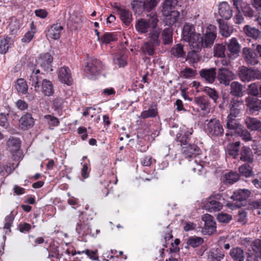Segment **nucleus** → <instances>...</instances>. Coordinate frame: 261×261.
Here are the masks:
<instances>
[{
  "label": "nucleus",
  "instance_id": "16",
  "mask_svg": "<svg viewBox=\"0 0 261 261\" xmlns=\"http://www.w3.org/2000/svg\"><path fill=\"white\" fill-rule=\"evenodd\" d=\"M218 13L220 16L226 20L229 19L232 15V10L226 2L220 3L218 6Z\"/></svg>",
  "mask_w": 261,
  "mask_h": 261
},
{
  "label": "nucleus",
  "instance_id": "61",
  "mask_svg": "<svg viewBox=\"0 0 261 261\" xmlns=\"http://www.w3.org/2000/svg\"><path fill=\"white\" fill-rule=\"evenodd\" d=\"M82 252L85 253L90 259L94 260L99 261L97 255V250L93 251L86 249L83 251Z\"/></svg>",
  "mask_w": 261,
  "mask_h": 261
},
{
  "label": "nucleus",
  "instance_id": "38",
  "mask_svg": "<svg viewBox=\"0 0 261 261\" xmlns=\"http://www.w3.org/2000/svg\"><path fill=\"white\" fill-rule=\"evenodd\" d=\"M240 179V174L236 172L231 171L225 175L224 182L226 184H233Z\"/></svg>",
  "mask_w": 261,
  "mask_h": 261
},
{
  "label": "nucleus",
  "instance_id": "60",
  "mask_svg": "<svg viewBox=\"0 0 261 261\" xmlns=\"http://www.w3.org/2000/svg\"><path fill=\"white\" fill-rule=\"evenodd\" d=\"M231 219V216L226 213H221L217 216V220L221 223H227Z\"/></svg>",
  "mask_w": 261,
  "mask_h": 261
},
{
  "label": "nucleus",
  "instance_id": "62",
  "mask_svg": "<svg viewBox=\"0 0 261 261\" xmlns=\"http://www.w3.org/2000/svg\"><path fill=\"white\" fill-rule=\"evenodd\" d=\"M35 31H29L25 33L23 37L21 39L22 42L28 43L31 41V40L34 37Z\"/></svg>",
  "mask_w": 261,
  "mask_h": 261
},
{
  "label": "nucleus",
  "instance_id": "57",
  "mask_svg": "<svg viewBox=\"0 0 261 261\" xmlns=\"http://www.w3.org/2000/svg\"><path fill=\"white\" fill-rule=\"evenodd\" d=\"M147 21L148 22L149 27H150L151 29L159 28L157 26L159 22V19L156 14H153L152 15H150L149 18L147 20Z\"/></svg>",
  "mask_w": 261,
  "mask_h": 261
},
{
  "label": "nucleus",
  "instance_id": "42",
  "mask_svg": "<svg viewBox=\"0 0 261 261\" xmlns=\"http://www.w3.org/2000/svg\"><path fill=\"white\" fill-rule=\"evenodd\" d=\"M12 42V39L8 37H6L2 40L0 43V53L2 54H6Z\"/></svg>",
  "mask_w": 261,
  "mask_h": 261
},
{
  "label": "nucleus",
  "instance_id": "7",
  "mask_svg": "<svg viewBox=\"0 0 261 261\" xmlns=\"http://www.w3.org/2000/svg\"><path fill=\"white\" fill-rule=\"evenodd\" d=\"M217 77L219 83L225 86L229 85L230 81L236 78L235 74L232 71L225 67L218 69Z\"/></svg>",
  "mask_w": 261,
  "mask_h": 261
},
{
  "label": "nucleus",
  "instance_id": "17",
  "mask_svg": "<svg viewBox=\"0 0 261 261\" xmlns=\"http://www.w3.org/2000/svg\"><path fill=\"white\" fill-rule=\"evenodd\" d=\"M240 161L248 164H252L254 162V154L252 150L247 146H243L240 153Z\"/></svg>",
  "mask_w": 261,
  "mask_h": 261
},
{
  "label": "nucleus",
  "instance_id": "8",
  "mask_svg": "<svg viewBox=\"0 0 261 261\" xmlns=\"http://www.w3.org/2000/svg\"><path fill=\"white\" fill-rule=\"evenodd\" d=\"M243 57L247 64L254 66L259 63V57L253 49L244 47L242 51Z\"/></svg>",
  "mask_w": 261,
  "mask_h": 261
},
{
  "label": "nucleus",
  "instance_id": "32",
  "mask_svg": "<svg viewBox=\"0 0 261 261\" xmlns=\"http://www.w3.org/2000/svg\"><path fill=\"white\" fill-rule=\"evenodd\" d=\"M15 87L19 94H26L28 91V86L26 81L22 78L17 80Z\"/></svg>",
  "mask_w": 261,
  "mask_h": 261
},
{
  "label": "nucleus",
  "instance_id": "9",
  "mask_svg": "<svg viewBox=\"0 0 261 261\" xmlns=\"http://www.w3.org/2000/svg\"><path fill=\"white\" fill-rule=\"evenodd\" d=\"M229 114L232 117H237L240 114L244 108V101L234 98H232L229 103Z\"/></svg>",
  "mask_w": 261,
  "mask_h": 261
},
{
  "label": "nucleus",
  "instance_id": "43",
  "mask_svg": "<svg viewBox=\"0 0 261 261\" xmlns=\"http://www.w3.org/2000/svg\"><path fill=\"white\" fill-rule=\"evenodd\" d=\"M44 119L48 124L50 129H53L54 127L57 126L60 123L59 119L51 115H45Z\"/></svg>",
  "mask_w": 261,
  "mask_h": 261
},
{
  "label": "nucleus",
  "instance_id": "54",
  "mask_svg": "<svg viewBox=\"0 0 261 261\" xmlns=\"http://www.w3.org/2000/svg\"><path fill=\"white\" fill-rule=\"evenodd\" d=\"M203 91L210 96V97L213 99L215 102L216 101L219 97L218 92L214 89L205 87Z\"/></svg>",
  "mask_w": 261,
  "mask_h": 261
},
{
  "label": "nucleus",
  "instance_id": "22",
  "mask_svg": "<svg viewBox=\"0 0 261 261\" xmlns=\"http://www.w3.org/2000/svg\"><path fill=\"white\" fill-rule=\"evenodd\" d=\"M63 29L62 26L60 23H56L53 24L48 29L46 34V36L48 38L58 39L60 37L61 32Z\"/></svg>",
  "mask_w": 261,
  "mask_h": 261
},
{
  "label": "nucleus",
  "instance_id": "18",
  "mask_svg": "<svg viewBox=\"0 0 261 261\" xmlns=\"http://www.w3.org/2000/svg\"><path fill=\"white\" fill-rule=\"evenodd\" d=\"M115 7L118 11L121 20L126 25H128L132 21V14L124 7L118 4H115Z\"/></svg>",
  "mask_w": 261,
  "mask_h": 261
},
{
  "label": "nucleus",
  "instance_id": "51",
  "mask_svg": "<svg viewBox=\"0 0 261 261\" xmlns=\"http://www.w3.org/2000/svg\"><path fill=\"white\" fill-rule=\"evenodd\" d=\"M238 135L245 141H249L252 140L250 133L246 129L239 128L236 130Z\"/></svg>",
  "mask_w": 261,
  "mask_h": 261
},
{
  "label": "nucleus",
  "instance_id": "56",
  "mask_svg": "<svg viewBox=\"0 0 261 261\" xmlns=\"http://www.w3.org/2000/svg\"><path fill=\"white\" fill-rule=\"evenodd\" d=\"M252 249L256 254L261 256V240L256 239L251 244Z\"/></svg>",
  "mask_w": 261,
  "mask_h": 261
},
{
  "label": "nucleus",
  "instance_id": "28",
  "mask_svg": "<svg viewBox=\"0 0 261 261\" xmlns=\"http://www.w3.org/2000/svg\"><path fill=\"white\" fill-rule=\"evenodd\" d=\"M250 192L248 190H239L234 192L231 198L235 201H243L246 200L250 196Z\"/></svg>",
  "mask_w": 261,
  "mask_h": 261
},
{
  "label": "nucleus",
  "instance_id": "11",
  "mask_svg": "<svg viewBox=\"0 0 261 261\" xmlns=\"http://www.w3.org/2000/svg\"><path fill=\"white\" fill-rule=\"evenodd\" d=\"M216 69L215 68H204L199 71L200 77L206 83H213L216 77Z\"/></svg>",
  "mask_w": 261,
  "mask_h": 261
},
{
  "label": "nucleus",
  "instance_id": "13",
  "mask_svg": "<svg viewBox=\"0 0 261 261\" xmlns=\"http://www.w3.org/2000/svg\"><path fill=\"white\" fill-rule=\"evenodd\" d=\"M227 49L229 53L227 56L229 59L236 58L240 51V45L235 38L231 39L227 43Z\"/></svg>",
  "mask_w": 261,
  "mask_h": 261
},
{
  "label": "nucleus",
  "instance_id": "49",
  "mask_svg": "<svg viewBox=\"0 0 261 261\" xmlns=\"http://www.w3.org/2000/svg\"><path fill=\"white\" fill-rule=\"evenodd\" d=\"M225 47L221 44H217L214 47V56L218 58L225 57Z\"/></svg>",
  "mask_w": 261,
  "mask_h": 261
},
{
  "label": "nucleus",
  "instance_id": "10",
  "mask_svg": "<svg viewBox=\"0 0 261 261\" xmlns=\"http://www.w3.org/2000/svg\"><path fill=\"white\" fill-rule=\"evenodd\" d=\"M53 61V58L49 53L41 55L37 61V64L41 67L45 71H53L51 63Z\"/></svg>",
  "mask_w": 261,
  "mask_h": 261
},
{
  "label": "nucleus",
  "instance_id": "53",
  "mask_svg": "<svg viewBox=\"0 0 261 261\" xmlns=\"http://www.w3.org/2000/svg\"><path fill=\"white\" fill-rule=\"evenodd\" d=\"M248 93L254 96L260 95L259 88L256 83H252L248 86Z\"/></svg>",
  "mask_w": 261,
  "mask_h": 261
},
{
  "label": "nucleus",
  "instance_id": "35",
  "mask_svg": "<svg viewBox=\"0 0 261 261\" xmlns=\"http://www.w3.org/2000/svg\"><path fill=\"white\" fill-rule=\"evenodd\" d=\"M162 38L164 44L167 45L172 42V30L171 28H167L162 30Z\"/></svg>",
  "mask_w": 261,
  "mask_h": 261
},
{
  "label": "nucleus",
  "instance_id": "20",
  "mask_svg": "<svg viewBox=\"0 0 261 261\" xmlns=\"http://www.w3.org/2000/svg\"><path fill=\"white\" fill-rule=\"evenodd\" d=\"M40 86L41 87V91L44 95L50 96L54 94V85L51 81L47 79H43Z\"/></svg>",
  "mask_w": 261,
  "mask_h": 261
},
{
  "label": "nucleus",
  "instance_id": "26",
  "mask_svg": "<svg viewBox=\"0 0 261 261\" xmlns=\"http://www.w3.org/2000/svg\"><path fill=\"white\" fill-rule=\"evenodd\" d=\"M243 32L247 36L255 40L260 38L261 36V32L258 29L248 24L244 27Z\"/></svg>",
  "mask_w": 261,
  "mask_h": 261
},
{
  "label": "nucleus",
  "instance_id": "47",
  "mask_svg": "<svg viewBox=\"0 0 261 261\" xmlns=\"http://www.w3.org/2000/svg\"><path fill=\"white\" fill-rule=\"evenodd\" d=\"M203 243V240L202 238L196 236L190 237L187 242L189 246L193 248L198 247Z\"/></svg>",
  "mask_w": 261,
  "mask_h": 261
},
{
  "label": "nucleus",
  "instance_id": "5",
  "mask_svg": "<svg viewBox=\"0 0 261 261\" xmlns=\"http://www.w3.org/2000/svg\"><path fill=\"white\" fill-rule=\"evenodd\" d=\"M223 200L222 195L220 194L212 195L206 199L204 207L210 212L219 211L223 207L221 201Z\"/></svg>",
  "mask_w": 261,
  "mask_h": 261
},
{
  "label": "nucleus",
  "instance_id": "12",
  "mask_svg": "<svg viewBox=\"0 0 261 261\" xmlns=\"http://www.w3.org/2000/svg\"><path fill=\"white\" fill-rule=\"evenodd\" d=\"M58 78L61 82L68 86L72 84L73 80L71 71L68 67L64 66L60 68L58 72Z\"/></svg>",
  "mask_w": 261,
  "mask_h": 261
},
{
  "label": "nucleus",
  "instance_id": "29",
  "mask_svg": "<svg viewBox=\"0 0 261 261\" xmlns=\"http://www.w3.org/2000/svg\"><path fill=\"white\" fill-rule=\"evenodd\" d=\"M245 124L248 129L255 130L261 128V121L255 118L248 117L245 120Z\"/></svg>",
  "mask_w": 261,
  "mask_h": 261
},
{
  "label": "nucleus",
  "instance_id": "50",
  "mask_svg": "<svg viewBox=\"0 0 261 261\" xmlns=\"http://www.w3.org/2000/svg\"><path fill=\"white\" fill-rule=\"evenodd\" d=\"M180 74L182 76L187 79L194 78L197 75V71L189 67H186L180 71Z\"/></svg>",
  "mask_w": 261,
  "mask_h": 261
},
{
  "label": "nucleus",
  "instance_id": "45",
  "mask_svg": "<svg viewBox=\"0 0 261 261\" xmlns=\"http://www.w3.org/2000/svg\"><path fill=\"white\" fill-rule=\"evenodd\" d=\"M177 4V0H165L162 6V13L163 14H168V12L172 11V8Z\"/></svg>",
  "mask_w": 261,
  "mask_h": 261
},
{
  "label": "nucleus",
  "instance_id": "4",
  "mask_svg": "<svg viewBox=\"0 0 261 261\" xmlns=\"http://www.w3.org/2000/svg\"><path fill=\"white\" fill-rule=\"evenodd\" d=\"M158 3V0H134L132 7L136 13L140 14L144 11H151Z\"/></svg>",
  "mask_w": 261,
  "mask_h": 261
},
{
  "label": "nucleus",
  "instance_id": "40",
  "mask_svg": "<svg viewBox=\"0 0 261 261\" xmlns=\"http://www.w3.org/2000/svg\"><path fill=\"white\" fill-rule=\"evenodd\" d=\"M171 54L177 58L184 57L186 55V52L184 49V45L181 44L175 45L172 48Z\"/></svg>",
  "mask_w": 261,
  "mask_h": 261
},
{
  "label": "nucleus",
  "instance_id": "33",
  "mask_svg": "<svg viewBox=\"0 0 261 261\" xmlns=\"http://www.w3.org/2000/svg\"><path fill=\"white\" fill-rule=\"evenodd\" d=\"M155 44H153L151 41L148 40L145 41L141 46V50L144 54L149 56H152L155 53Z\"/></svg>",
  "mask_w": 261,
  "mask_h": 261
},
{
  "label": "nucleus",
  "instance_id": "23",
  "mask_svg": "<svg viewBox=\"0 0 261 261\" xmlns=\"http://www.w3.org/2000/svg\"><path fill=\"white\" fill-rule=\"evenodd\" d=\"M230 94L235 97H241L244 95L243 86L238 82H232L230 84Z\"/></svg>",
  "mask_w": 261,
  "mask_h": 261
},
{
  "label": "nucleus",
  "instance_id": "3",
  "mask_svg": "<svg viewBox=\"0 0 261 261\" xmlns=\"http://www.w3.org/2000/svg\"><path fill=\"white\" fill-rule=\"evenodd\" d=\"M205 130L211 137L221 136L224 133V129L219 120L216 118L206 120Z\"/></svg>",
  "mask_w": 261,
  "mask_h": 261
},
{
  "label": "nucleus",
  "instance_id": "14",
  "mask_svg": "<svg viewBox=\"0 0 261 261\" xmlns=\"http://www.w3.org/2000/svg\"><path fill=\"white\" fill-rule=\"evenodd\" d=\"M192 128L188 129L185 127L180 128L179 132L176 135V140L180 142L181 146H184L190 140V136L193 134Z\"/></svg>",
  "mask_w": 261,
  "mask_h": 261
},
{
  "label": "nucleus",
  "instance_id": "39",
  "mask_svg": "<svg viewBox=\"0 0 261 261\" xmlns=\"http://www.w3.org/2000/svg\"><path fill=\"white\" fill-rule=\"evenodd\" d=\"M240 145V142L238 141L229 144L227 146V153L236 158L239 155Z\"/></svg>",
  "mask_w": 261,
  "mask_h": 261
},
{
  "label": "nucleus",
  "instance_id": "30",
  "mask_svg": "<svg viewBox=\"0 0 261 261\" xmlns=\"http://www.w3.org/2000/svg\"><path fill=\"white\" fill-rule=\"evenodd\" d=\"M229 254L231 257L235 261H244L245 259V253L239 247L232 248L230 250Z\"/></svg>",
  "mask_w": 261,
  "mask_h": 261
},
{
  "label": "nucleus",
  "instance_id": "2",
  "mask_svg": "<svg viewBox=\"0 0 261 261\" xmlns=\"http://www.w3.org/2000/svg\"><path fill=\"white\" fill-rule=\"evenodd\" d=\"M238 75L243 82L261 79V71L260 70L248 68L244 66L239 68Z\"/></svg>",
  "mask_w": 261,
  "mask_h": 261
},
{
  "label": "nucleus",
  "instance_id": "52",
  "mask_svg": "<svg viewBox=\"0 0 261 261\" xmlns=\"http://www.w3.org/2000/svg\"><path fill=\"white\" fill-rule=\"evenodd\" d=\"M192 49V51L188 53L186 60L191 63H197L199 60V57L196 52H198L199 50H196L193 48Z\"/></svg>",
  "mask_w": 261,
  "mask_h": 261
},
{
  "label": "nucleus",
  "instance_id": "19",
  "mask_svg": "<svg viewBox=\"0 0 261 261\" xmlns=\"http://www.w3.org/2000/svg\"><path fill=\"white\" fill-rule=\"evenodd\" d=\"M161 28L150 29L148 34L149 40L156 46H160L161 43Z\"/></svg>",
  "mask_w": 261,
  "mask_h": 261
},
{
  "label": "nucleus",
  "instance_id": "37",
  "mask_svg": "<svg viewBox=\"0 0 261 261\" xmlns=\"http://www.w3.org/2000/svg\"><path fill=\"white\" fill-rule=\"evenodd\" d=\"M239 174L246 177H250L253 174L252 168L247 164H244L239 167Z\"/></svg>",
  "mask_w": 261,
  "mask_h": 261
},
{
  "label": "nucleus",
  "instance_id": "58",
  "mask_svg": "<svg viewBox=\"0 0 261 261\" xmlns=\"http://www.w3.org/2000/svg\"><path fill=\"white\" fill-rule=\"evenodd\" d=\"M115 39V36L110 33H106L101 37L102 42L106 44L109 43L111 41H114Z\"/></svg>",
  "mask_w": 261,
  "mask_h": 261
},
{
  "label": "nucleus",
  "instance_id": "41",
  "mask_svg": "<svg viewBox=\"0 0 261 261\" xmlns=\"http://www.w3.org/2000/svg\"><path fill=\"white\" fill-rule=\"evenodd\" d=\"M21 125L25 127H31L34 125V119L31 114L27 113L22 116L20 120Z\"/></svg>",
  "mask_w": 261,
  "mask_h": 261
},
{
  "label": "nucleus",
  "instance_id": "24",
  "mask_svg": "<svg viewBox=\"0 0 261 261\" xmlns=\"http://www.w3.org/2000/svg\"><path fill=\"white\" fill-rule=\"evenodd\" d=\"M247 107L253 112L261 110V100L257 98L248 96L245 99Z\"/></svg>",
  "mask_w": 261,
  "mask_h": 261
},
{
  "label": "nucleus",
  "instance_id": "48",
  "mask_svg": "<svg viewBox=\"0 0 261 261\" xmlns=\"http://www.w3.org/2000/svg\"><path fill=\"white\" fill-rule=\"evenodd\" d=\"M158 114L157 109L154 107H150L148 110L143 111L141 114V117L146 119L150 117H155Z\"/></svg>",
  "mask_w": 261,
  "mask_h": 261
},
{
  "label": "nucleus",
  "instance_id": "55",
  "mask_svg": "<svg viewBox=\"0 0 261 261\" xmlns=\"http://www.w3.org/2000/svg\"><path fill=\"white\" fill-rule=\"evenodd\" d=\"M233 22L236 24H242L245 22V18L241 11L236 12L233 17Z\"/></svg>",
  "mask_w": 261,
  "mask_h": 261
},
{
  "label": "nucleus",
  "instance_id": "15",
  "mask_svg": "<svg viewBox=\"0 0 261 261\" xmlns=\"http://www.w3.org/2000/svg\"><path fill=\"white\" fill-rule=\"evenodd\" d=\"M200 151V148L194 144H189L181 147V152L187 159L196 156L199 153Z\"/></svg>",
  "mask_w": 261,
  "mask_h": 261
},
{
  "label": "nucleus",
  "instance_id": "34",
  "mask_svg": "<svg viewBox=\"0 0 261 261\" xmlns=\"http://www.w3.org/2000/svg\"><path fill=\"white\" fill-rule=\"evenodd\" d=\"M135 28L138 32L144 34L148 32L150 27L147 20L141 18L136 21Z\"/></svg>",
  "mask_w": 261,
  "mask_h": 261
},
{
  "label": "nucleus",
  "instance_id": "63",
  "mask_svg": "<svg viewBox=\"0 0 261 261\" xmlns=\"http://www.w3.org/2000/svg\"><path fill=\"white\" fill-rule=\"evenodd\" d=\"M204 227L205 229L207 230L208 233H212L216 231V226L215 221L213 220L209 222H206L204 223Z\"/></svg>",
  "mask_w": 261,
  "mask_h": 261
},
{
  "label": "nucleus",
  "instance_id": "25",
  "mask_svg": "<svg viewBox=\"0 0 261 261\" xmlns=\"http://www.w3.org/2000/svg\"><path fill=\"white\" fill-rule=\"evenodd\" d=\"M194 102L201 109L202 111L209 112L210 110V102L206 96L195 97Z\"/></svg>",
  "mask_w": 261,
  "mask_h": 261
},
{
  "label": "nucleus",
  "instance_id": "1",
  "mask_svg": "<svg viewBox=\"0 0 261 261\" xmlns=\"http://www.w3.org/2000/svg\"><path fill=\"white\" fill-rule=\"evenodd\" d=\"M183 40L189 43L192 48L197 50L202 48H211L217 37V28L212 24H209L202 36L195 32L193 24L186 22L182 28Z\"/></svg>",
  "mask_w": 261,
  "mask_h": 261
},
{
  "label": "nucleus",
  "instance_id": "64",
  "mask_svg": "<svg viewBox=\"0 0 261 261\" xmlns=\"http://www.w3.org/2000/svg\"><path fill=\"white\" fill-rule=\"evenodd\" d=\"M238 220L241 224H245L247 221V213L244 211H240Z\"/></svg>",
  "mask_w": 261,
  "mask_h": 261
},
{
  "label": "nucleus",
  "instance_id": "46",
  "mask_svg": "<svg viewBox=\"0 0 261 261\" xmlns=\"http://www.w3.org/2000/svg\"><path fill=\"white\" fill-rule=\"evenodd\" d=\"M224 254L217 250L210 252L208 255L209 261H221L224 257Z\"/></svg>",
  "mask_w": 261,
  "mask_h": 261
},
{
  "label": "nucleus",
  "instance_id": "44",
  "mask_svg": "<svg viewBox=\"0 0 261 261\" xmlns=\"http://www.w3.org/2000/svg\"><path fill=\"white\" fill-rule=\"evenodd\" d=\"M241 10L244 15L247 17L252 18L256 17V16L255 11L248 4L246 3L244 6H243Z\"/></svg>",
  "mask_w": 261,
  "mask_h": 261
},
{
  "label": "nucleus",
  "instance_id": "59",
  "mask_svg": "<svg viewBox=\"0 0 261 261\" xmlns=\"http://www.w3.org/2000/svg\"><path fill=\"white\" fill-rule=\"evenodd\" d=\"M232 116L228 115L227 116V122L226 126L227 128L229 129H238L239 128V124L236 122L232 118Z\"/></svg>",
  "mask_w": 261,
  "mask_h": 261
},
{
  "label": "nucleus",
  "instance_id": "36",
  "mask_svg": "<svg viewBox=\"0 0 261 261\" xmlns=\"http://www.w3.org/2000/svg\"><path fill=\"white\" fill-rule=\"evenodd\" d=\"M20 144L19 139L16 138H12L8 141V145L9 149L13 155L15 152L19 151Z\"/></svg>",
  "mask_w": 261,
  "mask_h": 261
},
{
  "label": "nucleus",
  "instance_id": "31",
  "mask_svg": "<svg viewBox=\"0 0 261 261\" xmlns=\"http://www.w3.org/2000/svg\"><path fill=\"white\" fill-rule=\"evenodd\" d=\"M163 15L165 17V21L166 24L169 25L174 24L179 16V13L177 11H170L168 12V14Z\"/></svg>",
  "mask_w": 261,
  "mask_h": 261
},
{
  "label": "nucleus",
  "instance_id": "21",
  "mask_svg": "<svg viewBox=\"0 0 261 261\" xmlns=\"http://www.w3.org/2000/svg\"><path fill=\"white\" fill-rule=\"evenodd\" d=\"M39 74L40 70L39 69H37L36 70H34L29 77V83L33 87H34L36 91H37L39 90L40 87L39 83H41L43 80Z\"/></svg>",
  "mask_w": 261,
  "mask_h": 261
},
{
  "label": "nucleus",
  "instance_id": "6",
  "mask_svg": "<svg viewBox=\"0 0 261 261\" xmlns=\"http://www.w3.org/2000/svg\"><path fill=\"white\" fill-rule=\"evenodd\" d=\"M104 69L102 62L95 58L90 59L85 68V72L89 76H96Z\"/></svg>",
  "mask_w": 261,
  "mask_h": 261
},
{
  "label": "nucleus",
  "instance_id": "27",
  "mask_svg": "<svg viewBox=\"0 0 261 261\" xmlns=\"http://www.w3.org/2000/svg\"><path fill=\"white\" fill-rule=\"evenodd\" d=\"M219 24L220 32L221 34L225 37L229 36L233 32V29L229 26L226 22L221 19H217Z\"/></svg>",
  "mask_w": 261,
  "mask_h": 261
}]
</instances>
